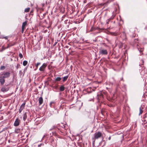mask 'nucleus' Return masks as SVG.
Segmentation results:
<instances>
[{
	"label": "nucleus",
	"mask_w": 147,
	"mask_h": 147,
	"mask_svg": "<svg viewBox=\"0 0 147 147\" xmlns=\"http://www.w3.org/2000/svg\"><path fill=\"white\" fill-rule=\"evenodd\" d=\"M102 136L101 133L100 132H96L94 135V137L92 139L94 142L96 139H97Z\"/></svg>",
	"instance_id": "nucleus-1"
},
{
	"label": "nucleus",
	"mask_w": 147,
	"mask_h": 147,
	"mask_svg": "<svg viewBox=\"0 0 147 147\" xmlns=\"http://www.w3.org/2000/svg\"><path fill=\"white\" fill-rule=\"evenodd\" d=\"M10 74L9 71L3 72L0 74V75H1L4 78H9L10 76Z\"/></svg>",
	"instance_id": "nucleus-2"
},
{
	"label": "nucleus",
	"mask_w": 147,
	"mask_h": 147,
	"mask_svg": "<svg viewBox=\"0 0 147 147\" xmlns=\"http://www.w3.org/2000/svg\"><path fill=\"white\" fill-rule=\"evenodd\" d=\"M100 54L102 55H106L107 54L108 52L107 50L105 49H102L101 48L99 49Z\"/></svg>",
	"instance_id": "nucleus-3"
},
{
	"label": "nucleus",
	"mask_w": 147,
	"mask_h": 147,
	"mask_svg": "<svg viewBox=\"0 0 147 147\" xmlns=\"http://www.w3.org/2000/svg\"><path fill=\"white\" fill-rule=\"evenodd\" d=\"M47 65L46 63H43L39 69L40 71L42 72H44L45 70V68Z\"/></svg>",
	"instance_id": "nucleus-4"
},
{
	"label": "nucleus",
	"mask_w": 147,
	"mask_h": 147,
	"mask_svg": "<svg viewBox=\"0 0 147 147\" xmlns=\"http://www.w3.org/2000/svg\"><path fill=\"white\" fill-rule=\"evenodd\" d=\"M1 75H0V82L1 85H3L5 82V78Z\"/></svg>",
	"instance_id": "nucleus-5"
},
{
	"label": "nucleus",
	"mask_w": 147,
	"mask_h": 147,
	"mask_svg": "<svg viewBox=\"0 0 147 147\" xmlns=\"http://www.w3.org/2000/svg\"><path fill=\"white\" fill-rule=\"evenodd\" d=\"M25 105V103H24L22 104L19 109V112L20 113L22 110L24 109Z\"/></svg>",
	"instance_id": "nucleus-6"
},
{
	"label": "nucleus",
	"mask_w": 147,
	"mask_h": 147,
	"mask_svg": "<svg viewBox=\"0 0 147 147\" xmlns=\"http://www.w3.org/2000/svg\"><path fill=\"white\" fill-rule=\"evenodd\" d=\"M20 120L18 119H16L14 123V125L15 126H17L19 125Z\"/></svg>",
	"instance_id": "nucleus-7"
},
{
	"label": "nucleus",
	"mask_w": 147,
	"mask_h": 147,
	"mask_svg": "<svg viewBox=\"0 0 147 147\" xmlns=\"http://www.w3.org/2000/svg\"><path fill=\"white\" fill-rule=\"evenodd\" d=\"M144 106L143 105H141L139 108L140 113L139 114V115H140L143 112V109Z\"/></svg>",
	"instance_id": "nucleus-8"
},
{
	"label": "nucleus",
	"mask_w": 147,
	"mask_h": 147,
	"mask_svg": "<svg viewBox=\"0 0 147 147\" xmlns=\"http://www.w3.org/2000/svg\"><path fill=\"white\" fill-rule=\"evenodd\" d=\"M9 90L8 87H6L4 86L3 87L1 88V91L3 92H5L8 91Z\"/></svg>",
	"instance_id": "nucleus-9"
},
{
	"label": "nucleus",
	"mask_w": 147,
	"mask_h": 147,
	"mask_svg": "<svg viewBox=\"0 0 147 147\" xmlns=\"http://www.w3.org/2000/svg\"><path fill=\"white\" fill-rule=\"evenodd\" d=\"M27 24V22H24L22 24V31H24V30L25 28V27Z\"/></svg>",
	"instance_id": "nucleus-10"
},
{
	"label": "nucleus",
	"mask_w": 147,
	"mask_h": 147,
	"mask_svg": "<svg viewBox=\"0 0 147 147\" xmlns=\"http://www.w3.org/2000/svg\"><path fill=\"white\" fill-rule=\"evenodd\" d=\"M38 101L39 103V105H41L43 102V99L42 97H40L38 99Z\"/></svg>",
	"instance_id": "nucleus-11"
},
{
	"label": "nucleus",
	"mask_w": 147,
	"mask_h": 147,
	"mask_svg": "<svg viewBox=\"0 0 147 147\" xmlns=\"http://www.w3.org/2000/svg\"><path fill=\"white\" fill-rule=\"evenodd\" d=\"M115 16V15H114L113 14V15L110 18V19H108L106 21V24H109V22L110 21V19H113V18Z\"/></svg>",
	"instance_id": "nucleus-12"
},
{
	"label": "nucleus",
	"mask_w": 147,
	"mask_h": 147,
	"mask_svg": "<svg viewBox=\"0 0 147 147\" xmlns=\"http://www.w3.org/2000/svg\"><path fill=\"white\" fill-rule=\"evenodd\" d=\"M13 45H8L5 48L4 47H2V49H3V50H4L5 49H7L9 48V47H11Z\"/></svg>",
	"instance_id": "nucleus-13"
},
{
	"label": "nucleus",
	"mask_w": 147,
	"mask_h": 147,
	"mask_svg": "<svg viewBox=\"0 0 147 147\" xmlns=\"http://www.w3.org/2000/svg\"><path fill=\"white\" fill-rule=\"evenodd\" d=\"M59 89L60 91H63L64 90L65 87L63 85H61Z\"/></svg>",
	"instance_id": "nucleus-14"
},
{
	"label": "nucleus",
	"mask_w": 147,
	"mask_h": 147,
	"mask_svg": "<svg viewBox=\"0 0 147 147\" xmlns=\"http://www.w3.org/2000/svg\"><path fill=\"white\" fill-rule=\"evenodd\" d=\"M27 117V115L26 113V112L24 113L23 115V119L24 121H25Z\"/></svg>",
	"instance_id": "nucleus-15"
},
{
	"label": "nucleus",
	"mask_w": 147,
	"mask_h": 147,
	"mask_svg": "<svg viewBox=\"0 0 147 147\" xmlns=\"http://www.w3.org/2000/svg\"><path fill=\"white\" fill-rule=\"evenodd\" d=\"M60 126L63 128L64 129L67 127V125L65 124H64L63 123H61L60 125Z\"/></svg>",
	"instance_id": "nucleus-16"
},
{
	"label": "nucleus",
	"mask_w": 147,
	"mask_h": 147,
	"mask_svg": "<svg viewBox=\"0 0 147 147\" xmlns=\"http://www.w3.org/2000/svg\"><path fill=\"white\" fill-rule=\"evenodd\" d=\"M68 77V76H67L63 77V82H64L66 81Z\"/></svg>",
	"instance_id": "nucleus-17"
},
{
	"label": "nucleus",
	"mask_w": 147,
	"mask_h": 147,
	"mask_svg": "<svg viewBox=\"0 0 147 147\" xmlns=\"http://www.w3.org/2000/svg\"><path fill=\"white\" fill-rule=\"evenodd\" d=\"M28 63V62L27 61L25 60L23 61V65L24 66H26Z\"/></svg>",
	"instance_id": "nucleus-18"
},
{
	"label": "nucleus",
	"mask_w": 147,
	"mask_h": 147,
	"mask_svg": "<svg viewBox=\"0 0 147 147\" xmlns=\"http://www.w3.org/2000/svg\"><path fill=\"white\" fill-rule=\"evenodd\" d=\"M61 80V78L60 77H57L55 79V80L57 81H59Z\"/></svg>",
	"instance_id": "nucleus-19"
},
{
	"label": "nucleus",
	"mask_w": 147,
	"mask_h": 147,
	"mask_svg": "<svg viewBox=\"0 0 147 147\" xmlns=\"http://www.w3.org/2000/svg\"><path fill=\"white\" fill-rule=\"evenodd\" d=\"M30 9V8L29 7L26 8L24 10V12H28L29 11Z\"/></svg>",
	"instance_id": "nucleus-20"
},
{
	"label": "nucleus",
	"mask_w": 147,
	"mask_h": 147,
	"mask_svg": "<svg viewBox=\"0 0 147 147\" xmlns=\"http://www.w3.org/2000/svg\"><path fill=\"white\" fill-rule=\"evenodd\" d=\"M40 63H38L36 64L35 66H36V69H37L38 68V66L39 65H40Z\"/></svg>",
	"instance_id": "nucleus-21"
},
{
	"label": "nucleus",
	"mask_w": 147,
	"mask_h": 147,
	"mask_svg": "<svg viewBox=\"0 0 147 147\" xmlns=\"http://www.w3.org/2000/svg\"><path fill=\"white\" fill-rule=\"evenodd\" d=\"M5 68V67L4 66H1L0 68L1 70H4Z\"/></svg>",
	"instance_id": "nucleus-22"
},
{
	"label": "nucleus",
	"mask_w": 147,
	"mask_h": 147,
	"mask_svg": "<svg viewBox=\"0 0 147 147\" xmlns=\"http://www.w3.org/2000/svg\"><path fill=\"white\" fill-rule=\"evenodd\" d=\"M19 56L20 59H21L23 57V55L21 53H20L19 54Z\"/></svg>",
	"instance_id": "nucleus-23"
},
{
	"label": "nucleus",
	"mask_w": 147,
	"mask_h": 147,
	"mask_svg": "<svg viewBox=\"0 0 147 147\" xmlns=\"http://www.w3.org/2000/svg\"><path fill=\"white\" fill-rule=\"evenodd\" d=\"M122 35L124 37V38H126V36H125V32H123L122 34Z\"/></svg>",
	"instance_id": "nucleus-24"
},
{
	"label": "nucleus",
	"mask_w": 147,
	"mask_h": 147,
	"mask_svg": "<svg viewBox=\"0 0 147 147\" xmlns=\"http://www.w3.org/2000/svg\"><path fill=\"white\" fill-rule=\"evenodd\" d=\"M54 103V102H51L50 103V106L51 107L52 106V104H53V103Z\"/></svg>",
	"instance_id": "nucleus-25"
},
{
	"label": "nucleus",
	"mask_w": 147,
	"mask_h": 147,
	"mask_svg": "<svg viewBox=\"0 0 147 147\" xmlns=\"http://www.w3.org/2000/svg\"><path fill=\"white\" fill-rule=\"evenodd\" d=\"M134 42L135 43H138V40H137V39H135L134 40Z\"/></svg>",
	"instance_id": "nucleus-26"
},
{
	"label": "nucleus",
	"mask_w": 147,
	"mask_h": 147,
	"mask_svg": "<svg viewBox=\"0 0 147 147\" xmlns=\"http://www.w3.org/2000/svg\"><path fill=\"white\" fill-rule=\"evenodd\" d=\"M123 88L125 89V90H126V85L125 84L123 85Z\"/></svg>",
	"instance_id": "nucleus-27"
},
{
	"label": "nucleus",
	"mask_w": 147,
	"mask_h": 147,
	"mask_svg": "<svg viewBox=\"0 0 147 147\" xmlns=\"http://www.w3.org/2000/svg\"><path fill=\"white\" fill-rule=\"evenodd\" d=\"M44 144H40L38 145V147H40L41 146L43 145Z\"/></svg>",
	"instance_id": "nucleus-28"
},
{
	"label": "nucleus",
	"mask_w": 147,
	"mask_h": 147,
	"mask_svg": "<svg viewBox=\"0 0 147 147\" xmlns=\"http://www.w3.org/2000/svg\"><path fill=\"white\" fill-rule=\"evenodd\" d=\"M47 134H45V135L43 137H42V140L44 138H45V137H47Z\"/></svg>",
	"instance_id": "nucleus-29"
},
{
	"label": "nucleus",
	"mask_w": 147,
	"mask_h": 147,
	"mask_svg": "<svg viewBox=\"0 0 147 147\" xmlns=\"http://www.w3.org/2000/svg\"><path fill=\"white\" fill-rule=\"evenodd\" d=\"M19 65L18 64H17L16 65V69H18V68H19Z\"/></svg>",
	"instance_id": "nucleus-30"
},
{
	"label": "nucleus",
	"mask_w": 147,
	"mask_h": 147,
	"mask_svg": "<svg viewBox=\"0 0 147 147\" xmlns=\"http://www.w3.org/2000/svg\"><path fill=\"white\" fill-rule=\"evenodd\" d=\"M19 130V129H16L15 130V131L17 132V133H18V131Z\"/></svg>",
	"instance_id": "nucleus-31"
},
{
	"label": "nucleus",
	"mask_w": 147,
	"mask_h": 147,
	"mask_svg": "<svg viewBox=\"0 0 147 147\" xmlns=\"http://www.w3.org/2000/svg\"><path fill=\"white\" fill-rule=\"evenodd\" d=\"M111 136H110L109 138H108V139L109 140H111Z\"/></svg>",
	"instance_id": "nucleus-32"
},
{
	"label": "nucleus",
	"mask_w": 147,
	"mask_h": 147,
	"mask_svg": "<svg viewBox=\"0 0 147 147\" xmlns=\"http://www.w3.org/2000/svg\"><path fill=\"white\" fill-rule=\"evenodd\" d=\"M4 38L6 39H7V36H5Z\"/></svg>",
	"instance_id": "nucleus-33"
},
{
	"label": "nucleus",
	"mask_w": 147,
	"mask_h": 147,
	"mask_svg": "<svg viewBox=\"0 0 147 147\" xmlns=\"http://www.w3.org/2000/svg\"><path fill=\"white\" fill-rule=\"evenodd\" d=\"M105 142L104 144V145H103V146L105 145Z\"/></svg>",
	"instance_id": "nucleus-34"
},
{
	"label": "nucleus",
	"mask_w": 147,
	"mask_h": 147,
	"mask_svg": "<svg viewBox=\"0 0 147 147\" xmlns=\"http://www.w3.org/2000/svg\"><path fill=\"white\" fill-rule=\"evenodd\" d=\"M123 80V78H122L121 79V80Z\"/></svg>",
	"instance_id": "nucleus-35"
},
{
	"label": "nucleus",
	"mask_w": 147,
	"mask_h": 147,
	"mask_svg": "<svg viewBox=\"0 0 147 147\" xmlns=\"http://www.w3.org/2000/svg\"><path fill=\"white\" fill-rule=\"evenodd\" d=\"M103 142H105V141H104V140H102V142H103Z\"/></svg>",
	"instance_id": "nucleus-36"
},
{
	"label": "nucleus",
	"mask_w": 147,
	"mask_h": 147,
	"mask_svg": "<svg viewBox=\"0 0 147 147\" xmlns=\"http://www.w3.org/2000/svg\"><path fill=\"white\" fill-rule=\"evenodd\" d=\"M3 37H0V38H3Z\"/></svg>",
	"instance_id": "nucleus-37"
},
{
	"label": "nucleus",
	"mask_w": 147,
	"mask_h": 147,
	"mask_svg": "<svg viewBox=\"0 0 147 147\" xmlns=\"http://www.w3.org/2000/svg\"><path fill=\"white\" fill-rule=\"evenodd\" d=\"M56 44V43H55V45Z\"/></svg>",
	"instance_id": "nucleus-38"
},
{
	"label": "nucleus",
	"mask_w": 147,
	"mask_h": 147,
	"mask_svg": "<svg viewBox=\"0 0 147 147\" xmlns=\"http://www.w3.org/2000/svg\"><path fill=\"white\" fill-rule=\"evenodd\" d=\"M56 44V43H55V45Z\"/></svg>",
	"instance_id": "nucleus-39"
}]
</instances>
